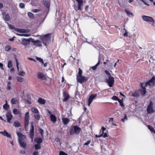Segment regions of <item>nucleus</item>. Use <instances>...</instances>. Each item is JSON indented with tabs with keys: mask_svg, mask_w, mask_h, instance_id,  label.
<instances>
[{
	"mask_svg": "<svg viewBox=\"0 0 155 155\" xmlns=\"http://www.w3.org/2000/svg\"><path fill=\"white\" fill-rule=\"evenodd\" d=\"M16 134L18 137V142L20 146L22 147H25L26 145L25 140L26 136L20 132H17Z\"/></svg>",
	"mask_w": 155,
	"mask_h": 155,
	"instance_id": "nucleus-1",
	"label": "nucleus"
},
{
	"mask_svg": "<svg viewBox=\"0 0 155 155\" xmlns=\"http://www.w3.org/2000/svg\"><path fill=\"white\" fill-rule=\"evenodd\" d=\"M81 130V129L77 126H73L70 130V134L71 135L73 134H78Z\"/></svg>",
	"mask_w": 155,
	"mask_h": 155,
	"instance_id": "nucleus-2",
	"label": "nucleus"
},
{
	"mask_svg": "<svg viewBox=\"0 0 155 155\" xmlns=\"http://www.w3.org/2000/svg\"><path fill=\"white\" fill-rule=\"evenodd\" d=\"M142 18L143 21L149 23L152 26L154 25V21L152 17L146 15H143L142 16Z\"/></svg>",
	"mask_w": 155,
	"mask_h": 155,
	"instance_id": "nucleus-3",
	"label": "nucleus"
},
{
	"mask_svg": "<svg viewBox=\"0 0 155 155\" xmlns=\"http://www.w3.org/2000/svg\"><path fill=\"white\" fill-rule=\"evenodd\" d=\"M78 2V6L74 5V8L75 10L77 11L78 10H81L83 8L84 5L83 0H76Z\"/></svg>",
	"mask_w": 155,
	"mask_h": 155,
	"instance_id": "nucleus-4",
	"label": "nucleus"
},
{
	"mask_svg": "<svg viewBox=\"0 0 155 155\" xmlns=\"http://www.w3.org/2000/svg\"><path fill=\"white\" fill-rule=\"evenodd\" d=\"M50 34H48L45 35L41 38L43 44L46 46H47V45L50 42Z\"/></svg>",
	"mask_w": 155,
	"mask_h": 155,
	"instance_id": "nucleus-5",
	"label": "nucleus"
},
{
	"mask_svg": "<svg viewBox=\"0 0 155 155\" xmlns=\"http://www.w3.org/2000/svg\"><path fill=\"white\" fill-rule=\"evenodd\" d=\"M31 41L34 42H39L40 41L39 40H37L36 41H33V39L31 38H29L27 39L23 38L21 39V43L26 46Z\"/></svg>",
	"mask_w": 155,
	"mask_h": 155,
	"instance_id": "nucleus-6",
	"label": "nucleus"
},
{
	"mask_svg": "<svg viewBox=\"0 0 155 155\" xmlns=\"http://www.w3.org/2000/svg\"><path fill=\"white\" fill-rule=\"evenodd\" d=\"M76 79L78 82L82 84L86 82L88 78L87 77L83 76H77Z\"/></svg>",
	"mask_w": 155,
	"mask_h": 155,
	"instance_id": "nucleus-7",
	"label": "nucleus"
},
{
	"mask_svg": "<svg viewBox=\"0 0 155 155\" xmlns=\"http://www.w3.org/2000/svg\"><path fill=\"white\" fill-rule=\"evenodd\" d=\"M105 82L107 83L110 87H111L114 84V78L113 77H110L108 79H105Z\"/></svg>",
	"mask_w": 155,
	"mask_h": 155,
	"instance_id": "nucleus-8",
	"label": "nucleus"
},
{
	"mask_svg": "<svg viewBox=\"0 0 155 155\" xmlns=\"http://www.w3.org/2000/svg\"><path fill=\"white\" fill-rule=\"evenodd\" d=\"M153 104L151 101L150 102L149 105L148 106L147 111V114H150L154 112V110L153 108Z\"/></svg>",
	"mask_w": 155,
	"mask_h": 155,
	"instance_id": "nucleus-9",
	"label": "nucleus"
},
{
	"mask_svg": "<svg viewBox=\"0 0 155 155\" xmlns=\"http://www.w3.org/2000/svg\"><path fill=\"white\" fill-rule=\"evenodd\" d=\"M155 80V78L153 77L148 82H147L145 83V86L147 87L148 86H151L153 85L154 84Z\"/></svg>",
	"mask_w": 155,
	"mask_h": 155,
	"instance_id": "nucleus-10",
	"label": "nucleus"
},
{
	"mask_svg": "<svg viewBox=\"0 0 155 155\" xmlns=\"http://www.w3.org/2000/svg\"><path fill=\"white\" fill-rule=\"evenodd\" d=\"M97 96L96 94H92L89 96L88 99V106H90L91 104L92 103L93 100L95 99Z\"/></svg>",
	"mask_w": 155,
	"mask_h": 155,
	"instance_id": "nucleus-11",
	"label": "nucleus"
},
{
	"mask_svg": "<svg viewBox=\"0 0 155 155\" xmlns=\"http://www.w3.org/2000/svg\"><path fill=\"white\" fill-rule=\"evenodd\" d=\"M6 116L7 118V122L10 123H11V120L12 117V115L10 112L8 111L6 114Z\"/></svg>",
	"mask_w": 155,
	"mask_h": 155,
	"instance_id": "nucleus-12",
	"label": "nucleus"
},
{
	"mask_svg": "<svg viewBox=\"0 0 155 155\" xmlns=\"http://www.w3.org/2000/svg\"><path fill=\"white\" fill-rule=\"evenodd\" d=\"M15 30L18 32L21 33H28L30 31L29 29H19L18 28L15 29Z\"/></svg>",
	"mask_w": 155,
	"mask_h": 155,
	"instance_id": "nucleus-13",
	"label": "nucleus"
},
{
	"mask_svg": "<svg viewBox=\"0 0 155 155\" xmlns=\"http://www.w3.org/2000/svg\"><path fill=\"white\" fill-rule=\"evenodd\" d=\"M101 58L100 57V53H99V58H98V62L97 63L95 66H92V69L93 70H95L97 68V66L100 63V61L101 60Z\"/></svg>",
	"mask_w": 155,
	"mask_h": 155,
	"instance_id": "nucleus-14",
	"label": "nucleus"
},
{
	"mask_svg": "<svg viewBox=\"0 0 155 155\" xmlns=\"http://www.w3.org/2000/svg\"><path fill=\"white\" fill-rule=\"evenodd\" d=\"M62 121L64 124L66 125L69 123L70 120L67 118H63Z\"/></svg>",
	"mask_w": 155,
	"mask_h": 155,
	"instance_id": "nucleus-15",
	"label": "nucleus"
},
{
	"mask_svg": "<svg viewBox=\"0 0 155 155\" xmlns=\"http://www.w3.org/2000/svg\"><path fill=\"white\" fill-rule=\"evenodd\" d=\"M50 118L51 120L53 123H54L57 120L56 117L54 115L51 114L50 115Z\"/></svg>",
	"mask_w": 155,
	"mask_h": 155,
	"instance_id": "nucleus-16",
	"label": "nucleus"
},
{
	"mask_svg": "<svg viewBox=\"0 0 155 155\" xmlns=\"http://www.w3.org/2000/svg\"><path fill=\"white\" fill-rule=\"evenodd\" d=\"M34 128H31L30 130V137L32 139H33L34 137Z\"/></svg>",
	"mask_w": 155,
	"mask_h": 155,
	"instance_id": "nucleus-17",
	"label": "nucleus"
},
{
	"mask_svg": "<svg viewBox=\"0 0 155 155\" xmlns=\"http://www.w3.org/2000/svg\"><path fill=\"white\" fill-rule=\"evenodd\" d=\"M35 140L38 144H40L43 141L41 137H37L35 138Z\"/></svg>",
	"mask_w": 155,
	"mask_h": 155,
	"instance_id": "nucleus-18",
	"label": "nucleus"
},
{
	"mask_svg": "<svg viewBox=\"0 0 155 155\" xmlns=\"http://www.w3.org/2000/svg\"><path fill=\"white\" fill-rule=\"evenodd\" d=\"M145 90L146 88L145 87L141 88L140 89V94L141 95L144 96L145 95L146 93Z\"/></svg>",
	"mask_w": 155,
	"mask_h": 155,
	"instance_id": "nucleus-19",
	"label": "nucleus"
},
{
	"mask_svg": "<svg viewBox=\"0 0 155 155\" xmlns=\"http://www.w3.org/2000/svg\"><path fill=\"white\" fill-rule=\"evenodd\" d=\"M29 113L26 112L25 114V122H29Z\"/></svg>",
	"mask_w": 155,
	"mask_h": 155,
	"instance_id": "nucleus-20",
	"label": "nucleus"
},
{
	"mask_svg": "<svg viewBox=\"0 0 155 155\" xmlns=\"http://www.w3.org/2000/svg\"><path fill=\"white\" fill-rule=\"evenodd\" d=\"M38 102L41 104H45V101L41 98H39L38 100Z\"/></svg>",
	"mask_w": 155,
	"mask_h": 155,
	"instance_id": "nucleus-21",
	"label": "nucleus"
},
{
	"mask_svg": "<svg viewBox=\"0 0 155 155\" xmlns=\"http://www.w3.org/2000/svg\"><path fill=\"white\" fill-rule=\"evenodd\" d=\"M101 129L103 130V133L102 134H103L102 136L104 137H105L107 136V134L106 133H104V131L106 130V129L104 128V127L103 126L101 127Z\"/></svg>",
	"mask_w": 155,
	"mask_h": 155,
	"instance_id": "nucleus-22",
	"label": "nucleus"
},
{
	"mask_svg": "<svg viewBox=\"0 0 155 155\" xmlns=\"http://www.w3.org/2000/svg\"><path fill=\"white\" fill-rule=\"evenodd\" d=\"M3 135L5 136H6L10 138L11 137L10 135L5 130H4L3 131Z\"/></svg>",
	"mask_w": 155,
	"mask_h": 155,
	"instance_id": "nucleus-23",
	"label": "nucleus"
},
{
	"mask_svg": "<svg viewBox=\"0 0 155 155\" xmlns=\"http://www.w3.org/2000/svg\"><path fill=\"white\" fill-rule=\"evenodd\" d=\"M13 114H19L20 112L19 110L16 108H14L13 110Z\"/></svg>",
	"mask_w": 155,
	"mask_h": 155,
	"instance_id": "nucleus-24",
	"label": "nucleus"
},
{
	"mask_svg": "<svg viewBox=\"0 0 155 155\" xmlns=\"http://www.w3.org/2000/svg\"><path fill=\"white\" fill-rule=\"evenodd\" d=\"M125 11L127 15H130L132 16H134L133 14L130 10L125 9Z\"/></svg>",
	"mask_w": 155,
	"mask_h": 155,
	"instance_id": "nucleus-25",
	"label": "nucleus"
},
{
	"mask_svg": "<svg viewBox=\"0 0 155 155\" xmlns=\"http://www.w3.org/2000/svg\"><path fill=\"white\" fill-rule=\"evenodd\" d=\"M21 124L20 123L17 121H15L14 123V126L15 127H19L20 126Z\"/></svg>",
	"mask_w": 155,
	"mask_h": 155,
	"instance_id": "nucleus-26",
	"label": "nucleus"
},
{
	"mask_svg": "<svg viewBox=\"0 0 155 155\" xmlns=\"http://www.w3.org/2000/svg\"><path fill=\"white\" fill-rule=\"evenodd\" d=\"M64 98L63 99V101H67L69 98V96L68 95H64Z\"/></svg>",
	"mask_w": 155,
	"mask_h": 155,
	"instance_id": "nucleus-27",
	"label": "nucleus"
},
{
	"mask_svg": "<svg viewBox=\"0 0 155 155\" xmlns=\"http://www.w3.org/2000/svg\"><path fill=\"white\" fill-rule=\"evenodd\" d=\"M43 3L45 5L47 8H49L50 6V3L49 2L47 1H45L43 2Z\"/></svg>",
	"mask_w": 155,
	"mask_h": 155,
	"instance_id": "nucleus-28",
	"label": "nucleus"
},
{
	"mask_svg": "<svg viewBox=\"0 0 155 155\" xmlns=\"http://www.w3.org/2000/svg\"><path fill=\"white\" fill-rule=\"evenodd\" d=\"M16 78L19 82H23L24 81V79L18 76L16 77Z\"/></svg>",
	"mask_w": 155,
	"mask_h": 155,
	"instance_id": "nucleus-29",
	"label": "nucleus"
},
{
	"mask_svg": "<svg viewBox=\"0 0 155 155\" xmlns=\"http://www.w3.org/2000/svg\"><path fill=\"white\" fill-rule=\"evenodd\" d=\"M38 78L39 79H42L44 77V75L41 73L39 72L38 74Z\"/></svg>",
	"mask_w": 155,
	"mask_h": 155,
	"instance_id": "nucleus-30",
	"label": "nucleus"
},
{
	"mask_svg": "<svg viewBox=\"0 0 155 155\" xmlns=\"http://www.w3.org/2000/svg\"><path fill=\"white\" fill-rule=\"evenodd\" d=\"M9 107V106L7 104V101H6V103L3 105V108L5 110H7Z\"/></svg>",
	"mask_w": 155,
	"mask_h": 155,
	"instance_id": "nucleus-31",
	"label": "nucleus"
},
{
	"mask_svg": "<svg viewBox=\"0 0 155 155\" xmlns=\"http://www.w3.org/2000/svg\"><path fill=\"white\" fill-rule=\"evenodd\" d=\"M28 17L31 18H34V14L31 12H28Z\"/></svg>",
	"mask_w": 155,
	"mask_h": 155,
	"instance_id": "nucleus-32",
	"label": "nucleus"
},
{
	"mask_svg": "<svg viewBox=\"0 0 155 155\" xmlns=\"http://www.w3.org/2000/svg\"><path fill=\"white\" fill-rule=\"evenodd\" d=\"M31 111L32 112L34 113H39V111L38 110L35 108H31Z\"/></svg>",
	"mask_w": 155,
	"mask_h": 155,
	"instance_id": "nucleus-33",
	"label": "nucleus"
},
{
	"mask_svg": "<svg viewBox=\"0 0 155 155\" xmlns=\"http://www.w3.org/2000/svg\"><path fill=\"white\" fill-rule=\"evenodd\" d=\"M17 101V100L15 98H13L11 99V103L12 104H16Z\"/></svg>",
	"mask_w": 155,
	"mask_h": 155,
	"instance_id": "nucleus-34",
	"label": "nucleus"
},
{
	"mask_svg": "<svg viewBox=\"0 0 155 155\" xmlns=\"http://www.w3.org/2000/svg\"><path fill=\"white\" fill-rule=\"evenodd\" d=\"M4 19L6 21H9L10 20V17L9 16L8 14H6L5 15V17Z\"/></svg>",
	"mask_w": 155,
	"mask_h": 155,
	"instance_id": "nucleus-35",
	"label": "nucleus"
},
{
	"mask_svg": "<svg viewBox=\"0 0 155 155\" xmlns=\"http://www.w3.org/2000/svg\"><path fill=\"white\" fill-rule=\"evenodd\" d=\"M11 48V46L8 45H6L5 48V51H8L10 50Z\"/></svg>",
	"mask_w": 155,
	"mask_h": 155,
	"instance_id": "nucleus-36",
	"label": "nucleus"
},
{
	"mask_svg": "<svg viewBox=\"0 0 155 155\" xmlns=\"http://www.w3.org/2000/svg\"><path fill=\"white\" fill-rule=\"evenodd\" d=\"M82 71L80 68L78 69V74L76 75V76H82Z\"/></svg>",
	"mask_w": 155,
	"mask_h": 155,
	"instance_id": "nucleus-37",
	"label": "nucleus"
},
{
	"mask_svg": "<svg viewBox=\"0 0 155 155\" xmlns=\"http://www.w3.org/2000/svg\"><path fill=\"white\" fill-rule=\"evenodd\" d=\"M35 146L36 150L40 149L41 148V146L39 144H35Z\"/></svg>",
	"mask_w": 155,
	"mask_h": 155,
	"instance_id": "nucleus-38",
	"label": "nucleus"
},
{
	"mask_svg": "<svg viewBox=\"0 0 155 155\" xmlns=\"http://www.w3.org/2000/svg\"><path fill=\"white\" fill-rule=\"evenodd\" d=\"M12 61L11 60H9L8 62V67L9 68H11L12 66Z\"/></svg>",
	"mask_w": 155,
	"mask_h": 155,
	"instance_id": "nucleus-39",
	"label": "nucleus"
},
{
	"mask_svg": "<svg viewBox=\"0 0 155 155\" xmlns=\"http://www.w3.org/2000/svg\"><path fill=\"white\" fill-rule=\"evenodd\" d=\"M36 59L37 60L40 61L41 63H44L43 59L41 58H39L38 57H36Z\"/></svg>",
	"mask_w": 155,
	"mask_h": 155,
	"instance_id": "nucleus-40",
	"label": "nucleus"
},
{
	"mask_svg": "<svg viewBox=\"0 0 155 155\" xmlns=\"http://www.w3.org/2000/svg\"><path fill=\"white\" fill-rule=\"evenodd\" d=\"M118 101L120 103V105L122 107H124V106L122 98V100H121L120 99H119Z\"/></svg>",
	"mask_w": 155,
	"mask_h": 155,
	"instance_id": "nucleus-41",
	"label": "nucleus"
},
{
	"mask_svg": "<svg viewBox=\"0 0 155 155\" xmlns=\"http://www.w3.org/2000/svg\"><path fill=\"white\" fill-rule=\"evenodd\" d=\"M29 122H25V130H27L28 129V124Z\"/></svg>",
	"mask_w": 155,
	"mask_h": 155,
	"instance_id": "nucleus-42",
	"label": "nucleus"
},
{
	"mask_svg": "<svg viewBox=\"0 0 155 155\" xmlns=\"http://www.w3.org/2000/svg\"><path fill=\"white\" fill-rule=\"evenodd\" d=\"M18 75L20 76H24L25 75V73L23 71H20L18 73Z\"/></svg>",
	"mask_w": 155,
	"mask_h": 155,
	"instance_id": "nucleus-43",
	"label": "nucleus"
},
{
	"mask_svg": "<svg viewBox=\"0 0 155 155\" xmlns=\"http://www.w3.org/2000/svg\"><path fill=\"white\" fill-rule=\"evenodd\" d=\"M104 72L107 75L108 78L111 77L110 73L108 72V71L107 70H105Z\"/></svg>",
	"mask_w": 155,
	"mask_h": 155,
	"instance_id": "nucleus-44",
	"label": "nucleus"
},
{
	"mask_svg": "<svg viewBox=\"0 0 155 155\" xmlns=\"http://www.w3.org/2000/svg\"><path fill=\"white\" fill-rule=\"evenodd\" d=\"M147 127H148V128L151 131L153 132V131H154V129L152 126L150 125H147Z\"/></svg>",
	"mask_w": 155,
	"mask_h": 155,
	"instance_id": "nucleus-45",
	"label": "nucleus"
},
{
	"mask_svg": "<svg viewBox=\"0 0 155 155\" xmlns=\"http://www.w3.org/2000/svg\"><path fill=\"white\" fill-rule=\"evenodd\" d=\"M111 99L117 101H118V100L120 99L117 97L115 96H113L111 98Z\"/></svg>",
	"mask_w": 155,
	"mask_h": 155,
	"instance_id": "nucleus-46",
	"label": "nucleus"
},
{
	"mask_svg": "<svg viewBox=\"0 0 155 155\" xmlns=\"http://www.w3.org/2000/svg\"><path fill=\"white\" fill-rule=\"evenodd\" d=\"M40 10L39 9H32L31 10V11L34 13H36L40 12Z\"/></svg>",
	"mask_w": 155,
	"mask_h": 155,
	"instance_id": "nucleus-47",
	"label": "nucleus"
},
{
	"mask_svg": "<svg viewBox=\"0 0 155 155\" xmlns=\"http://www.w3.org/2000/svg\"><path fill=\"white\" fill-rule=\"evenodd\" d=\"M8 25L9 27V28L10 29H14L15 28L14 26L12 25L9 24H8Z\"/></svg>",
	"mask_w": 155,
	"mask_h": 155,
	"instance_id": "nucleus-48",
	"label": "nucleus"
},
{
	"mask_svg": "<svg viewBox=\"0 0 155 155\" xmlns=\"http://www.w3.org/2000/svg\"><path fill=\"white\" fill-rule=\"evenodd\" d=\"M19 7L21 8H24L25 7V5L23 3H21L19 4Z\"/></svg>",
	"mask_w": 155,
	"mask_h": 155,
	"instance_id": "nucleus-49",
	"label": "nucleus"
},
{
	"mask_svg": "<svg viewBox=\"0 0 155 155\" xmlns=\"http://www.w3.org/2000/svg\"><path fill=\"white\" fill-rule=\"evenodd\" d=\"M35 118L37 120H39L40 118V116L38 114L35 115Z\"/></svg>",
	"mask_w": 155,
	"mask_h": 155,
	"instance_id": "nucleus-50",
	"label": "nucleus"
},
{
	"mask_svg": "<svg viewBox=\"0 0 155 155\" xmlns=\"http://www.w3.org/2000/svg\"><path fill=\"white\" fill-rule=\"evenodd\" d=\"M127 116L126 115V114H125V116H124V118H122V119H121V121H122L123 122H124V121L126 120H127Z\"/></svg>",
	"mask_w": 155,
	"mask_h": 155,
	"instance_id": "nucleus-51",
	"label": "nucleus"
},
{
	"mask_svg": "<svg viewBox=\"0 0 155 155\" xmlns=\"http://www.w3.org/2000/svg\"><path fill=\"white\" fill-rule=\"evenodd\" d=\"M91 140H88L86 143H84V145H88L90 143Z\"/></svg>",
	"mask_w": 155,
	"mask_h": 155,
	"instance_id": "nucleus-52",
	"label": "nucleus"
},
{
	"mask_svg": "<svg viewBox=\"0 0 155 155\" xmlns=\"http://www.w3.org/2000/svg\"><path fill=\"white\" fill-rule=\"evenodd\" d=\"M140 86L142 88L145 87H146L145 86V84L143 83H140Z\"/></svg>",
	"mask_w": 155,
	"mask_h": 155,
	"instance_id": "nucleus-53",
	"label": "nucleus"
},
{
	"mask_svg": "<svg viewBox=\"0 0 155 155\" xmlns=\"http://www.w3.org/2000/svg\"><path fill=\"white\" fill-rule=\"evenodd\" d=\"M59 155H68L66 153L64 152L61 151L59 153Z\"/></svg>",
	"mask_w": 155,
	"mask_h": 155,
	"instance_id": "nucleus-54",
	"label": "nucleus"
},
{
	"mask_svg": "<svg viewBox=\"0 0 155 155\" xmlns=\"http://www.w3.org/2000/svg\"><path fill=\"white\" fill-rule=\"evenodd\" d=\"M128 32H127V30H125V33H124V36H126L127 37L128 36Z\"/></svg>",
	"mask_w": 155,
	"mask_h": 155,
	"instance_id": "nucleus-55",
	"label": "nucleus"
},
{
	"mask_svg": "<svg viewBox=\"0 0 155 155\" xmlns=\"http://www.w3.org/2000/svg\"><path fill=\"white\" fill-rule=\"evenodd\" d=\"M39 132L41 134L42 136H43V134L44 132L43 130L42 129H39Z\"/></svg>",
	"mask_w": 155,
	"mask_h": 155,
	"instance_id": "nucleus-56",
	"label": "nucleus"
},
{
	"mask_svg": "<svg viewBox=\"0 0 155 155\" xmlns=\"http://www.w3.org/2000/svg\"><path fill=\"white\" fill-rule=\"evenodd\" d=\"M132 96L134 97H137L138 94L136 93H133Z\"/></svg>",
	"mask_w": 155,
	"mask_h": 155,
	"instance_id": "nucleus-57",
	"label": "nucleus"
},
{
	"mask_svg": "<svg viewBox=\"0 0 155 155\" xmlns=\"http://www.w3.org/2000/svg\"><path fill=\"white\" fill-rule=\"evenodd\" d=\"M0 67L1 69L4 70V68H3V64L1 63H0Z\"/></svg>",
	"mask_w": 155,
	"mask_h": 155,
	"instance_id": "nucleus-58",
	"label": "nucleus"
},
{
	"mask_svg": "<svg viewBox=\"0 0 155 155\" xmlns=\"http://www.w3.org/2000/svg\"><path fill=\"white\" fill-rule=\"evenodd\" d=\"M7 90H10L11 89V86H10V85H7Z\"/></svg>",
	"mask_w": 155,
	"mask_h": 155,
	"instance_id": "nucleus-59",
	"label": "nucleus"
},
{
	"mask_svg": "<svg viewBox=\"0 0 155 155\" xmlns=\"http://www.w3.org/2000/svg\"><path fill=\"white\" fill-rule=\"evenodd\" d=\"M38 152H35L33 153V155H38Z\"/></svg>",
	"mask_w": 155,
	"mask_h": 155,
	"instance_id": "nucleus-60",
	"label": "nucleus"
},
{
	"mask_svg": "<svg viewBox=\"0 0 155 155\" xmlns=\"http://www.w3.org/2000/svg\"><path fill=\"white\" fill-rule=\"evenodd\" d=\"M102 135L103 134H101L100 135H97L96 134L95 135V137H100L102 136Z\"/></svg>",
	"mask_w": 155,
	"mask_h": 155,
	"instance_id": "nucleus-61",
	"label": "nucleus"
},
{
	"mask_svg": "<svg viewBox=\"0 0 155 155\" xmlns=\"http://www.w3.org/2000/svg\"><path fill=\"white\" fill-rule=\"evenodd\" d=\"M28 59L30 60L33 61L35 62L36 61V60L34 59L31 58H28Z\"/></svg>",
	"mask_w": 155,
	"mask_h": 155,
	"instance_id": "nucleus-62",
	"label": "nucleus"
},
{
	"mask_svg": "<svg viewBox=\"0 0 155 155\" xmlns=\"http://www.w3.org/2000/svg\"><path fill=\"white\" fill-rule=\"evenodd\" d=\"M30 35L29 34H24L23 36L25 37H29Z\"/></svg>",
	"mask_w": 155,
	"mask_h": 155,
	"instance_id": "nucleus-63",
	"label": "nucleus"
},
{
	"mask_svg": "<svg viewBox=\"0 0 155 155\" xmlns=\"http://www.w3.org/2000/svg\"><path fill=\"white\" fill-rule=\"evenodd\" d=\"M15 37H13L12 38H11L9 39V41H13L14 40V38Z\"/></svg>",
	"mask_w": 155,
	"mask_h": 155,
	"instance_id": "nucleus-64",
	"label": "nucleus"
}]
</instances>
